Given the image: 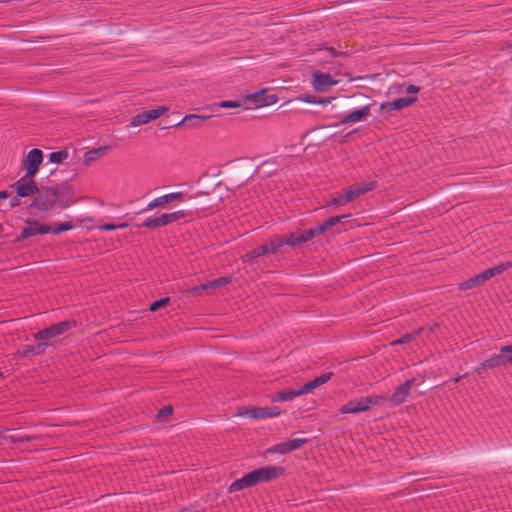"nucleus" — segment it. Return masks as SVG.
<instances>
[{
    "instance_id": "1",
    "label": "nucleus",
    "mask_w": 512,
    "mask_h": 512,
    "mask_svg": "<svg viewBox=\"0 0 512 512\" xmlns=\"http://www.w3.org/2000/svg\"><path fill=\"white\" fill-rule=\"evenodd\" d=\"M284 471L285 469L282 466H266L252 470L243 477L232 482L228 487V492L233 493L241 491L257 484L271 481L281 476Z\"/></svg>"
},
{
    "instance_id": "2",
    "label": "nucleus",
    "mask_w": 512,
    "mask_h": 512,
    "mask_svg": "<svg viewBox=\"0 0 512 512\" xmlns=\"http://www.w3.org/2000/svg\"><path fill=\"white\" fill-rule=\"evenodd\" d=\"M69 205L70 203L64 200L57 190L49 188L38 193L37 197L29 204V208L54 216Z\"/></svg>"
},
{
    "instance_id": "3",
    "label": "nucleus",
    "mask_w": 512,
    "mask_h": 512,
    "mask_svg": "<svg viewBox=\"0 0 512 512\" xmlns=\"http://www.w3.org/2000/svg\"><path fill=\"white\" fill-rule=\"evenodd\" d=\"M381 397L378 395H371L352 399L344 404L340 411L343 414H357L369 410L371 407L380 403Z\"/></svg>"
},
{
    "instance_id": "4",
    "label": "nucleus",
    "mask_w": 512,
    "mask_h": 512,
    "mask_svg": "<svg viewBox=\"0 0 512 512\" xmlns=\"http://www.w3.org/2000/svg\"><path fill=\"white\" fill-rule=\"evenodd\" d=\"M25 226L21 230L18 236L19 240H26L30 237L38 235L50 234L51 227L37 219H26L24 220Z\"/></svg>"
},
{
    "instance_id": "5",
    "label": "nucleus",
    "mask_w": 512,
    "mask_h": 512,
    "mask_svg": "<svg viewBox=\"0 0 512 512\" xmlns=\"http://www.w3.org/2000/svg\"><path fill=\"white\" fill-rule=\"evenodd\" d=\"M307 442L306 438H295L292 440H288L285 442L277 443L271 447H269L265 453L266 454H286L292 451L297 450L303 444Z\"/></svg>"
},
{
    "instance_id": "6",
    "label": "nucleus",
    "mask_w": 512,
    "mask_h": 512,
    "mask_svg": "<svg viewBox=\"0 0 512 512\" xmlns=\"http://www.w3.org/2000/svg\"><path fill=\"white\" fill-rule=\"evenodd\" d=\"M43 161V153L40 149L33 148L31 149L26 159L24 160V167L26 170L27 176H35Z\"/></svg>"
},
{
    "instance_id": "7",
    "label": "nucleus",
    "mask_w": 512,
    "mask_h": 512,
    "mask_svg": "<svg viewBox=\"0 0 512 512\" xmlns=\"http://www.w3.org/2000/svg\"><path fill=\"white\" fill-rule=\"evenodd\" d=\"M34 176H27V174L16 181L12 188L15 189L18 197H27L38 191L35 181L32 179Z\"/></svg>"
},
{
    "instance_id": "8",
    "label": "nucleus",
    "mask_w": 512,
    "mask_h": 512,
    "mask_svg": "<svg viewBox=\"0 0 512 512\" xmlns=\"http://www.w3.org/2000/svg\"><path fill=\"white\" fill-rule=\"evenodd\" d=\"M71 323L68 321H63L52 325L44 330H41L35 334V339L39 341H46L52 339L56 336L62 335L68 329L71 328Z\"/></svg>"
},
{
    "instance_id": "9",
    "label": "nucleus",
    "mask_w": 512,
    "mask_h": 512,
    "mask_svg": "<svg viewBox=\"0 0 512 512\" xmlns=\"http://www.w3.org/2000/svg\"><path fill=\"white\" fill-rule=\"evenodd\" d=\"M320 235L317 232L316 226L313 228L299 230L288 235V246L295 248L300 244L306 243L313 239L315 236Z\"/></svg>"
},
{
    "instance_id": "10",
    "label": "nucleus",
    "mask_w": 512,
    "mask_h": 512,
    "mask_svg": "<svg viewBox=\"0 0 512 512\" xmlns=\"http://www.w3.org/2000/svg\"><path fill=\"white\" fill-rule=\"evenodd\" d=\"M166 110H167L166 107L159 106L155 109L143 111L142 113L137 114L136 116H134L131 119V125L136 127V126L147 124V123L151 122L152 120L160 117Z\"/></svg>"
},
{
    "instance_id": "11",
    "label": "nucleus",
    "mask_w": 512,
    "mask_h": 512,
    "mask_svg": "<svg viewBox=\"0 0 512 512\" xmlns=\"http://www.w3.org/2000/svg\"><path fill=\"white\" fill-rule=\"evenodd\" d=\"M265 92L266 90H260L250 93L246 96V99L255 103L258 107L270 106L278 101L276 94L265 95Z\"/></svg>"
},
{
    "instance_id": "12",
    "label": "nucleus",
    "mask_w": 512,
    "mask_h": 512,
    "mask_svg": "<svg viewBox=\"0 0 512 512\" xmlns=\"http://www.w3.org/2000/svg\"><path fill=\"white\" fill-rule=\"evenodd\" d=\"M338 84V81L333 79V77L329 73H323L320 71H315L313 73V88L316 91H323L328 87H332Z\"/></svg>"
},
{
    "instance_id": "13",
    "label": "nucleus",
    "mask_w": 512,
    "mask_h": 512,
    "mask_svg": "<svg viewBox=\"0 0 512 512\" xmlns=\"http://www.w3.org/2000/svg\"><path fill=\"white\" fill-rule=\"evenodd\" d=\"M417 101V97H400L390 102H385L381 104V109L386 112L398 111L402 110L405 107L415 103Z\"/></svg>"
},
{
    "instance_id": "14",
    "label": "nucleus",
    "mask_w": 512,
    "mask_h": 512,
    "mask_svg": "<svg viewBox=\"0 0 512 512\" xmlns=\"http://www.w3.org/2000/svg\"><path fill=\"white\" fill-rule=\"evenodd\" d=\"M182 195H183L182 192H172V193L157 197L154 200L150 201L145 208L138 211L136 214L144 213V212L152 210L156 207L165 206L167 203L180 198Z\"/></svg>"
},
{
    "instance_id": "15",
    "label": "nucleus",
    "mask_w": 512,
    "mask_h": 512,
    "mask_svg": "<svg viewBox=\"0 0 512 512\" xmlns=\"http://www.w3.org/2000/svg\"><path fill=\"white\" fill-rule=\"evenodd\" d=\"M507 362H512V344L502 346L499 354L493 355L487 360V366H498Z\"/></svg>"
},
{
    "instance_id": "16",
    "label": "nucleus",
    "mask_w": 512,
    "mask_h": 512,
    "mask_svg": "<svg viewBox=\"0 0 512 512\" xmlns=\"http://www.w3.org/2000/svg\"><path fill=\"white\" fill-rule=\"evenodd\" d=\"M280 414H281V409L278 407L252 408L246 412V415L252 419L277 417Z\"/></svg>"
},
{
    "instance_id": "17",
    "label": "nucleus",
    "mask_w": 512,
    "mask_h": 512,
    "mask_svg": "<svg viewBox=\"0 0 512 512\" xmlns=\"http://www.w3.org/2000/svg\"><path fill=\"white\" fill-rule=\"evenodd\" d=\"M413 380H407L404 384L399 386L390 397L392 405H399L403 403L410 393Z\"/></svg>"
},
{
    "instance_id": "18",
    "label": "nucleus",
    "mask_w": 512,
    "mask_h": 512,
    "mask_svg": "<svg viewBox=\"0 0 512 512\" xmlns=\"http://www.w3.org/2000/svg\"><path fill=\"white\" fill-rule=\"evenodd\" d=\"M370 113V105H364L359 109L353 110L346 114L343 119L340 121V124L345 123H358L363 120L364 117L368 116Z\"/></svg>"
},
{
    "instance_id": "19",
    "label": "nucleus",
    "mask_w": 512,
    "mask_h": 512,
    "mask_svg": "<svg viewBox=\"0 0 512 512\" xmlns=\"http://www.w3.org/2000/svg\"><path fill=\"white\" fill-rule=\"evenodd\" d=\"M34 438L29 435L15 436L11 434V429H3L0 431V445L8 443H24L30 442Z\"/></svg>"
},
{
    "instance_id": "20",
    "label": "nucleus",
    "mask_w": 512,
    "mask_h": 512,
    "mask_svg": "<svg viewBox=\"0 0 512 512\" xmlns=\"http://www.w3.org/2000/svg\"><path fill=\"white\" fill-rule=\"evenodd\" d=\"M332 375V372H327L302 385L301 389L303 391V394L311 392L314 389L318 388L319 386L327 383L331 379Z\"/></svg>"
},
{
    "instance_id": "21",
    "label": "nucleus",
    "mask_w": 512,
    "mask_h": 512,
    "mask_svg": "<svg viewBox=\"0 0 512 512\" xmlns=\"http://www.w3.org/2000/svg\"><path fill=\"white\" fill-rule=\"evenodd\" d=\"M303 395V391L300 388L298 389H291L287 391H280L271 396L272 402H290L294 398L299 397Z\"/></svg>"
},
{
    "instance_id": "22",
    "label": "nucleus",
    "mask_w": 512,
    "mask_h": 512,
    "mask_svg": "<svg viewBox=\"0 0 512 512\" xmlns=\"http://www.w3.org/2000/svg\"><path fill=\"white\" fill-rule=\"evenodd\" d=\"M510 263H500L496 266H493L491 268L485 269L481 273L477 274L481 283L489 280L490 278L502 273L504 270L510 267Z\"/></svg>"
},
{
    "instance_id": "23",
    "label": "nucleus",
    "mask_w": 512,
    "mask_h": 512,
    "mask_svg": "<svg viewBox=\"0 0 512 512\" xmlns=\"http://www.w3.org/2000/svg\"><path fill=\"white\" fill-rule=\"evenodd\" d=\"M210 116H202L196 114H189L182 118L175 126L186 125L189 128H196L201 125L202 122L206 121Z\"/></svg>"
},
{
    "instance_id": "24",
    "label": "nucleus",
    "mask_w": 512,
    "mask_h": 512,
    "mask_svg": "<svg viewBox=\"0 0 512 512\" xmlns=\"http://www.w3.org/2000/svg\"><path fill=\"white\" fill-rule=\"evenodd\" d=\"M186 216V212L184 210H178L170 213H162L160 215L162 226H167L172 224L181 218Z\"/></svg>"
},
{
    "instance_id": "25",
    "label": "nucleus",
    "mask_w": 512,
    "mask_h": 512,
    "mask_svg": "<svg viewBox=\"0 0 512 512\" xmlns=\"http://www.w3.org/2000/svg\"><path fill=\"white\" fill-rule=\"evenodd\" d=\"M345 217H346L345 215L330 217L324 223H320V224L316 225L317 232H319L320 234L324 233L329 228H331V227L335 226L336 224H338L341 221V219L345 218Z\"/></svg>"
},
{
    "instance_id": "26",
    "label": "nucleus",
    "mask_w": 512,
    "mask_h": 512,
    "mask_svg": "<svg viewBox=\"0 0 512 512\" xmlns=\"http://www.w3.org/2000/svg\"><path fill=\"white\" fill-rule=\"evenodd\" d=\"M139 228H156L162 227L161 218L159 217H148L142 223L136 225Z\"/></svg>"
},
{
    "instance_id": "27",
    "label": "nucleus",
    "mask_w": 512,
    "mask_h": 512,
    "mask_svg": "<svg viewBox=\"0 0 512 512\" xmlns=\"http://www.w3.org/2000/svg\"><path fill=\"white\" fill-rule=\"evenodd\" d=\"M480 283H481V281H480L478 275H475V276L469 278L468 280L459 283L458 288L460 290H468V289H471V288L479 285Z\"/></svg>"
},
{
    "instance_id": "28",
    "label": "nucleus",
    "mask_w": 512,
    "mask_h": 512,
    "mask_svg": "<svg viewBox=\"0 0 512 512\" xmlns=\"http://www.w3.org/2000/svg\"><path fill=\"white\" fill-rule=\"evenodd\" d=\"M68 157V151L67 150H60L50 153L49 155V161L52 163H61Z\"/></svg>"
},
{
    "instance_id": "29",
    "label": "nucleus",
    "mask_w": 512,
    "mask_h": 512,
    "mask_svg": "<svg viewBox=\"0 0 512 512\" xmlns=\"http://www.w3.org/2000/svg\"><path fill=\"white\" fill-rule=\"evenodd\" d=\"M343 196H344V202L347 203V202L352 201L354 198L359 197L360 194L354 184L343 191Z\"/></svg>"
},
{
    "instance_id": "30",
    "label": "nucleus",
    "mask_w": 512,
    "mask_h": 512,
    "mask_svg": "<svg viewBox=\"0 0 512 512\" xmlns=\"http://www.w3.org/2000/svg\"><path fill=\"white\" fill-rule=\"evenodd\" d=\"M355 186H356L359 194L363 195L364 193L373 190L376 186V182L364 181V182L356 183Z\"/></svg>"
},
{
    "instance_id": "31",
    "label": "nucleus",
    "mask_w": 512,
    "mask_h": 512,
    "mask_svg": "<svg viewBox=\"0 0 512 512\" xmlns=\"http://www.w3.org/2000/svg\"><path fill=\"white\" fill-rule=\"evenodd\" d=\"M267 245L269 246V252L278 253L283 245H288V236L277 241H272L270 244Z\"/></svg>"
},
{
    "instance_id": "32",
    "label": "nucleus",
    "mask_w": 512,
    "mask_h": 512,
    "mask_svg": "<svg viewBox=\"0 0 512 512\" xmlns=\"http://www.w3.org/2000/svg\"><path fill=\"white\" fill-rule=\"evenodd\" d=\"M74 226L71 222H64L59 225H57L55 228H51L50 234L58 235L62 232L72 230Z\"/></svg>"
},
{
    "instance_id": "33",
    "label": "nucleus",
    "mask_w": 512,
    "mask_h": 512,
    "mask_svg": "<svg viewBox=\"0 0 512 512\" xmlns=\"http://www.w3.org/2000/svg\"><path fill=\"white\" fill-rule=\"evenodd\" d=\"M269 253V246L267 244H264V245H261L257 248H255L254 250H252L248 256L250 258H257V257H260L262 255H265Z\"/></svg>"
},
{
    "instance_id": "34",
    "label": "nucleus",
    "mask_w": 512,
    "mask_h": 512,
    "mask_svg": "<svg viewBox=\"0 0 512 512\" xmlns=\"http://www.w3.org/2000/svg\"><path fill=\"white\" fill-rule=\"evenodd\" d=\"M230 281V278L229 277H219L217 279H213L210 281V287L211 289H217V288H220V287H223L225 286L226 284H228Z\"/></svg>"
},
{
    "instance_id": "35",
    "label": "nucleus",
    "mask_w": 512,
    "mask_h": 512,
    "mask_svg": "<svg viewBox=\"0 0 512 512\" xmlns=\"http://www.w3.org/2000/svg\"><path fill=\"white\" fill-rule=\"evenodd\" d=\"M219 108L234 109L241 106V103L234 100H223L217 104Z\"/></svg>"
},
{
    "instance_id": "36",
    "label": "nucleus",
    "mask_w": 512,
    "mask_h": 512,
    "mask_svg": "<svg viewBox=\"0 0 512 512\" xmlns=\"http://www.w3.org/2000/svg\"><path fill=\"white\" fill-rule=\"evenodd\" d=\"M169 301V298L168 297H165V298H162V299H159L155 302H153L151 305H150V310L151 311H156L159 307L165 305L167 302Z\"/></svg>"
},
{
    "instance_id": "37",
    "label": "nucleus",
    "mask_w": 512,
    "mask_h": 512,
    "mask_svg": "<svg viewBox=\"0 0 512 512\" xmlns=\"http://www.w3.org/2000/svg\"><path fill=\"white\" fill-rule=\"evenodd\" d=\"M209 285H210V281H208L206 283H203V284H201L199 286L194 287L192 289V292L194 294H199V293H201V292H203L205 290L211 289V287Z\"/></svg>"
},
{
    "instance_id": "38",
    "label": "nucleus",
    "mask_w": 512,
    "mask_h": 512,
    "mask_svg": "<svg viewBox=\"0 0 512 512\" xmlns=\"http://www.w3.org/2000/svg\"><path fill=\"white\" fill-rule=\"evenodd\" d=\"M172 412H173V409L171 406H165L162 409H160L158 416L159 417H167V416L171 415Z\"/></svg>"
},
{
    "instance_id": "39",
    "label": "nucleus",
    "mask_w": 512,
    "mask_h": 512,
    "mask_svg": "<svg viewBox=\"0 0 512 512\" xmlns=\"http://www.w3.org/2000/svg\"><path fill=\"white\" fill-rule=\"evenodd\" d=\"M97 228L100 231H113L116 230V224H103L99 225Z\"/></svg>"
},
{
    "instance_id": "40",
    "label": "nucleus",
    "mask_w": 512,
    "mask_h": 512,
    "mask_svg": "<svg viewBox=\"0 0 512 512\" xmlns=\"http://www.w3.org/2000/svg\"><path fill=\"white\" fill-rule=\"evenodd\" d=\"M343 203H345V202H344V196H343V195H340V196H338V197H334V198L331 200L330 205H332V206H338V205H341V204H343Z\"/></svg>"
},
{
    "instance_id": "41",
    "label": "nucleus",
    "mask_w": 512,
    "mask_h": 512,
    "mask_svg": "<svg viewBox=\"0 0 512 512\" xmlns=\"http://www.w3.org/2000/svg\"><path fill=\"white\" fill-rule=\"evenodd\" d=\"M419 90H420V89H419V87H418V86H415V85H413V84L408 85V86H407V88H406V91H407L408 93H412V94H416V93H418V92H419Z\"/></svg>"
},
{
    "instance_id": "42",
    "label": "nucleus",
    "mask_w": 512,
    "mask_h": 512,
    "mask_svg": "<svg viewBox=\"0 0 512 512\" xmlns=\"http://www.w3.org/2000/svg\"><path fill=\"white\" fill-rule=\"evenodd\" d=\"M19 203H20V201H19L18 197H13V198L10 200V202H9V207H10V208H13V207H15V206L19 205Z\"/></svg>"
},
{
    "instance_id": "43",
    "label": "nucleus",
    "mask_w": 512,
    "mask_h": 512,
    "mask_svg": "<svg viewBox=\"0 0 512 512\" xmlns=\"http://www.w3.org/2000/svg\"><path fill=\"white\" fill-rule=\"evenodd\" d=\"M410 336H403L402 338L398 339L397 341H395V343H405V342H408L410 340Z\"/></svg>"
},
{
    "instance_id": "44",
    "label": "nucleus",
    "mask_w": 512,
    "mask_h": 512,
    "mask_svg": "<svg viewBox=\"0 0 512 512\" xmlns=\"http://www.w3.org/2000/svg\"><path fill=\"white\" fill-rule=\"evenodd\" d=\"M129 226H130L129 223L122 222V223L116 224V229H123V228H127Z\"/></svg>"
},
{
    "instance_id": "45",
    "label": "nucleus",
    "mask_w": 512,
    "mask_h": 512,
    "mask_svg": "<svg viewBox=\"0 0 512 512\" xmlns=\"http://www.w3.org/2000/svg\"><path fill=\"white\" fill-rule=\"evenodd\" d=\"M8 196H9V195H8V192H6V191H1V192H0V201H1V200H3V199L8 198Z\"/></svg>"
},
{
    "instance_id": "46",
    "label": "nucleus",
    "mask_w": 512,
    "mask_h": 512,
    "mask_svg": "<svg viewBox=\"0 0 512 512\" xmlns=\"http://www.w3.org/2000/svg\"><path fill=\"white\" fill-rule=\"evenodd\" d=\"M330 102V99H324V100H321L319 101L318 103L322 104V105H326Z\"/></svg>"
},
{
    "instance_id": "47",
    "label": "nucleus",
    "mask_w": 512,
    "mask_h": 512,
    "mask_svg": "<svg viewBox=\"0 0 512 512\" xmlns=\"http://www.w3.org/2000/svg\"><path fill=\"white\" fill-rule=\"evenodd\" d=\"M96 153H97V152H86L85 157H86V159H88V155H90V154H96Z\"/></svg>"
},
{
    "instance_id": "48",
    "label": "nucleus",
    "mask_w": 512,
    "mask_h": 512,
    "mask_svg": "<svg viewBox=\"0 0 512 512\" xmlns=\"http://www.w3.org/2000/svg\"><path fill=\"white\" fill-rule=\"evenodd\" d=\"M47 344L45 342L41 343V344H38V348L42 347V346H46Z\"/></svg>"
},
{
    "instance_id": "49",
    "label": "nucleus",
    "mask_w": 512,
    "mask_h": 512,
    "mask_svg": "<svg viewBox=\"0 0 512 512\" xmlns=\"http://www.w3.org/2000/svg\"><path fill=\"white\" fill-rule=\"evenodd\" d=\"M304 101L307 102V103H314L313 101L308 100V99H305Z\"/></svg>"
},
{
    "instance_id": "50",
    "label": "nucleus",
    "mask_w": 512,
    "mask_h": 512,
    "mask_svg": "<svg viewBox=\"0 0 512 512\" xmlns=\"http://www.w3.org/2000/svg\"><path fill=\"white\" fill-rule=\"evenodd\" d=\"M1 375H2V374L0 373V376H1Z\"/></svg>"
}]
</instances>
